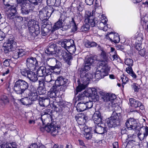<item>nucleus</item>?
<instances>
[{
    "mask_svg": "<svg viewBox=\"0 0 148 148\" xmlns=\"http://www.w3.org/2000/svg\"><path fill=\"white\" fill-rule=\"evenodd\" d=\"M4 148H17V146L15 143H10L5 145Z\"/></svg>",
    "mask_w": 148,
    "mask_h": 148,
    "instance_id": "nucleus-50",
    "label": "nucleus"
},
{
    "mask_svg": "<svg viewBox=\"0 0 148 148\" xmlns=\"http://www.w3.org/2000/svg\"><path fill=\"white\" fill-rule=\"evenodd\" d=\"M94 62V60L92 57L86 56L85 59L84 63L91 65Z\"/></svg>",
    "mask_w": 148,
    "mask_h": 148,
    "instance_id": "nucleus-43",
    "label": "nucleus"
},
{
    "mask_svg": "<svg viewBox=\"0 0 148 148\" xmlns=\"http://www.w3.org/2000/svg\"><path fill=\"white\" fill-rule=\"evenodd\" d=\"M30 88L29 93L28 94V96L30 98L32 101H35L38 99L40 97L38 95L36 88L32 86Z\"/></svg>",
    "mask_w": 148,
    "mask_h": 148,
    "instance_id": "nucleus-18",
    "label": "nucleus"
},
{
    "mask_svg": "<svg viewBox=\"0 0 148 148\" xmlns=\"http://www.w3.org/2000/svg\"><path fill=\"white\" fill-rule=\"evenodd\" d=\"M125 64L129 66L126 69V71L134 78H136V75L133 71L132 66L133 65V60L130 58H127L125 59Z\"/></svg>",
    "mask_w": 148,
    "mask_h": 148,
    "instance_id": "nucleus-10",
    "label": "nucleus"
},
{
    "mask_svg": "<svg viewBox=\"0 0 148 148\" xmlns=\"http://www.w3.org/2000/svg\"><path fill=\"white\" fill-rule=\"evenodd\" d=\"M127 128L129 130V133L131 131L139 130L140 127H137V123L136 121L133 118H130L128 119L125 123Z\"/></svg>",
    "mask_w": 148,
    "mask_h": 148,
    "instance_id": "nucleus-9",
    "label": "nucleus"
},
{
    "mask_svg": "<svg viewBox=\"0 0 148 148\" xmlns=\"http://www.w3.org/2000/svg\"><path fill=\"white\" fill-rule=\"evenodd\" d=\"M8 102L9 100L7 96L4 95L1 97L0 100V103L3 107Z\"/></svg>",
    "mask_w": 148,
    "mask_h": 148,
    "instance_id": "nucleus-39",
    "label": "nucleus"
},
{
    "mask_svg": "<svg viewBox=\"0 0 148 148\" xmlns=\"http://www.w3.org/2000/svg\"><path fill=\"white\" fill-rule=\"evenodd\" d=\"M86 117L84 116V114H79L76 115L75 119L78 123L80 124H84L86 122Z\"/></svg>",
    "mask_w": 148,
    "mask_h": 148,
    "instance_id": "nucleus-28",
    "label": "nucleus"
},
{
    "mask_svg": "<svg viewBox=\"0 0 148 148\" xmlns=\"http://www.w3.org/2000/svg\"><path fill=\"white\" fill-rule=\"evenodd\" d=\"M38 92L40 95H44L46 93L45 89L42 87H40L38 89Z\"/></svg>",
    "mask_w": 148,
    "mask_h": 148,
    "instance_id": "nucleus-57",
    "label": "nucleus"
},
{
    "mask_svg": "<svg viewBox=\"0 0 148 148\" xmlns=\"http://www.w3.org/2000/svg\"><path fill=\"white\" fill-rule=\"evenodd\" d=\"M4 51L5 54L13 51L16 47V43L12 39H9L4 44Z\"/></svg>",
    "mask_w": 148,
    "mask_h": 148,
    "instance_id": "nucleus-8",
    "label": "nucleus"
},
{
    "mask_svg": "<svg viewBox=\"0 0 148 148\" xmlns=\"http://www.w3.org/2000/svg\"><path fill=\"white\" fill-rule=\"evenodd\" d=\"M38 57H31L27 58L26 62L27 68L31 70L34 69L38 66L37 58Z\"/></svg>",
    "mask_w": 148,
    "mask_h": 148,
    "instance_id": "nucleus-12",
    "label": "nucleus"
},
{
    "mask_svg": "<svg viewBox=\"0 0 148 148\" xmlns=\"http://www.w3.org/2000/svg\"><path fill=\"white\" fill-rule=\"evenodd\" d=\"M101 124H98L95 125V127L91 128V132L94 133H97L99 134H103L107 131L106 127H103L101 125Z\"/></svg>",
    "mask_w": 148,
    "mask_h": 148,
    "instance_id": "nucleus-15",
    "label": "nucleus"
},
{
    "mask_svg": "<svg viewBox=\"0 0 148 148\" xmlns=\"http://www.w3.org/2000/svg\"><path fill=\"white\" fill-rule=\"evenodd\" d=\"M101 16L103 19H102L98 24H97V25L100 29H103L106 26H107V23L108 20L104 15L102 14Z\"/></svg>",
    "mask_w": 148,
    "mask_h": 148,
    "instance_id": "nucleus-29",
    "label": "nucleus"
},
{
    "mask_svg": "<svg viewBox=\"0 0 148 148\" xmlns=\"http://www.w3.org/2000/svg\"><path fill=\"white\" fill-rule=\"evenodd\" d=\"M29 87V84L25 81L19 79L15 82L13 87V90L16 94L22 95Z\"/></svg>",
    "mask_w": 148,
    "mask_h": 148,
    "instance_id": "nucleus-3",
    "label": "nucleus"
},
{
    "mask_svg": "<svg viewBox=\"0 0 148 148\" xmlns=\"http://www.w3.org/2000/svg\"><path fill=\"white\" fill-rule=\"evenodd\" d=\"M91 65L88 64H86L84 63V68L82 70H81V73L83 72V73L85 72L84 71H88L91 68Z\"/></svg>",
    "mask_w": 148,
    "mask_h": 148,
    "instance_id": "nucleus-47",
    "label": "nucleus"
},
{
    "mask_svg": "<svg viewBox=\"0 0 148 148\" xmlns=\"http://www.w3.org/2000/svg\"><path fill=\"white\" fill-rule=\"evenodd\" d=\"M77 110L78 112H83L86 109L85 102H79L77 106Z\"/></svg>",
    "mask_w": 148,
    "mask_h": 148,
    "instance_id": "nucleus-34",
    "label": "nucleus"
},
{
    "mask_svg": "<svg viewBox=\"0 0 148 148\" xmlns=\"http://www.w3.org/2000/svg\"><path fill=\"white\" fill-rule=\"evenodd\" d=\"M67 84H64L63 85H61L58 86H60V91H64L67 88Z\"/></svg>",
    "mask_w": 148,
    "mask_h": 148,
    "instance_id": "nucleus-62",
    "label": "nucleus"
},
{
    "mask_svg": "<svg viewBox=\"0 0 148 148\" xmlns=\"http://www.w3.org/2000/svg\"><path fill=\"white\" fill-rule=\"evenodd\" d=\"M49 60L52 61L56 62L57 64L55 66H53L49 65L45 66L44 70L45 71L46 75L50 74L52 71H54L56 69H58L61 67V63L55 58H51L49 59Z\"/></svg>",
    "mask_w": 148,
    "mask_h": 148,
    "instance_id": "nucleus-7",
    "label": "nucleus"
},
{
    "mask_svg": "<svg viewBox=\"0 0 148 148\" xmlns=\"http://www.w3.org/2000/svg\"><path fill=\"white\" fill-rule=\"evenodd\" d=\"M12 1L17 2L18 0H3V2L4 5L9 7L10 6V4L12 3Z\"/></svg>",
    "mask_w": 148,
    "mask_h": 148,
    "instance_id": "nucleus-54",
    "label": "nucleus"
},
{
    "mask_svg": "<svg viewBox=\"0 0 148 148\" xmlns=\"http://www.w3.org/2000/svg\"><path fill=\"white\" fill-rule=\"evenodd\" d=\"M130 102L131 106L133 108H137L138 107V106L141 105L140 102L133 98H130Z\"/></svg>",
    "mask_w": 148,
    "mask_h": 148,
    "instance_id": "nucleus-32",
    "label": "nucleus"
},
{
    "mask_svg": "<svg viewBox=\"0 0 148 148\" xmlns=\"http://www.w3.org/2000/svg\"><path fill=\"white\" fill-rule=\"evenodd\" d=\"M51 23L50 22H45L41 27V34L43 36L49 34L50 32H53Z\"/></svg>",
    "mask_w": 148,
    "mask_h": 148,
    "instance_id": "nucleus-13",
    "label": "nucleus"
},
{
    "mask_svg": "<svg viewBox=\"0 0 148 148\" xmlns=\"http://www.w3.org/2000/svg\"><path fill=\"white\" fill-rule=\"evenodd\" d=\"M39 104L41 106L47 107L50 104V100L47 98L40 97L38 99Z\"/></svg>",
    "mask_w": 148,
    "mask_h": 148,
    "instance_id": "nucleus-26",
    "label": "nucleus"
},
{
    "mask_svg": "<svg viewBox=\"0 0 148 148\" xmlns=\"http://www.w3.org/2000/svg\"><path fill=\"white\" fill-rule=\"evenodd\" d=\"M110 55L109 57L110 59L112 61L116 60L118 59V56L116 53L114 48L111 47Z\"/></svg>",
    "mask_w": 148,
    "mask_h": 148,
    "instance_id": "nucleus-31",
    "label": "nucleus"
},
{
    "mask_svg": "<svg viewBox=\"0 0 148 148\" xmlns=\"http://www.w3.org/2000/svg\"><path fill=\"white\" fill-rule=\"evenodd\" d=\"M71 25L70 23L69 24V23L68 24H67V23L65 22L63 25L62 26V29L64 30H67L71 28Z\"/></svg>",
    "mask_w": 148,
    "mask_h": 148,
    "instance_id": "nucleus-56",
    "label": "nucleus"
},
{
    "mask_svg": "<svg viewBox=\"0 0 148 148\" xmlns=\"http://www.w3.org/2000/svg\"><path fill=\"white\" fill-rule=\"evenodd\" d=\"M26 77L33 82H36L38 80V78L35 73L30 70L29 71Z\"/></svg>",
    "mask_w": 148,
    "mask_h": 148,
    "instance_id": "nucleus-30",
    "label": "nucleus"
},
{
    "mask_svg": "<svg viewBox=\"0 0 148 148\" xmlns=\"http://www.w3.org/2000/svg\"><path fill=\"white\" fill-rule=\"evenodd\" d=\"M59 55L62 57L63 58L69 65L71 64V61L73 58L71 55L67 52L64 50L58 49V53Z\"/></svg>",
    "mask_w": 148,
    "mask_h": 148,
    "instance_id": "nucleus-11",
    "label": "nucleus"
},
{
    "mask_svg": "<svg viewBox=\"0 0 148 148\" xmlns=\"http://www.w3.org/2000/svg\"><path fill=\"white\" fill-rule=\"evenodd\" d=\"M92 77V74L88 72H80V79L79 80L81 83L74 91L75 95H77L78 92H80L87 87V85L89 83V82Z\"/></svg>",
    "mask_w": 148,
    "mask_h": 148,
    "instance_id": "nucleus-1",
    "label": "nucleus"
},
{
    "mask_svg": "<svg viewBox=\"0 0 148 148\" xmlns=\"http://www.w3.org/2000/svg\"><path fill=\"white\" fill-rule=\"evenodd\" d=\"M116 98V96L114 94L110 93L105 94L102 97L104 101L110 102L109 104L110 103L112 104Z\"/></svg>",
    "mask_w": 148,
    "mask_h": 148,
    "instance_id": "nucleus-21",
    "label": "nucleus"
},
{
    "mask_svg": "<svg viewBox=\"0 0 148 148\" xmlns=\"http://www.w3.org/2000/svg\"><path fill=\"white\" fill-rule=\"evenodd\" d=\"M30 99V98H29L26 97L21 99L20 101L24 105H31L32 104V101Z\"/></svg>",
    "mask_w": 148,
    "mask_h": 148,
    "instance_id": "nucleus-37",
    "label": "nucleus"
},
{
    "mask_svg": "<svg viewBox=\"0 0 148 148\" xmlns=\"http://www.w3.org/2000/svg\"><path fill=\"white\" fill-rule=\"evenodd\" d=\"M98 48L101 51V56L104 60L99 61L98 64L100 65L104 66L105 67L109 66L108 64L109 60L106 52L103 51V49L100 45L98 46Z\"/></svg>",
    "mask_w": 148,
    "mask_h": 148,
    "instance_id": "nucleus-14",
    "label": "nucleus"
},
{
    "mask_svg": "<svg viewBox=\"0 0 148 148\" xmlns=\"http://www.w3.org/2000/svg\"><path fill=\"white\" fill-rule=\"evenodd\" d=\"M53 108L54 110L56 112H59L61 108L59 105H56V103H54L53 104Z\"/></svg>",
    "mask_w": 148,
    "mask_h": 148,
    "instance_id": "nucleus-58",
    "label": "nucleus"
},
{
    "mask_svg": "<svg viewBox=\"0 0 148 148\" xmlns=\"http://www.w3.org/2000/svg\"><path fill=\"white\" fill-rule=\"evenodd\" d=\"M85 104H86V109L90 108L93 106V103L92 101L86 102V101Z\"/></svg>",
    "mask_w": 148,
    "mask_h": 148,
    "instance_id": "nucleus-61",
    "label": "nucleus"
},
{
    "mask_svg": "<svg viewBox=\"0 0 148 148\" xmlns=\"http://www.w3.org/2000/svg\"><path fill=\"white\" fill-rule=\"evenodd\" d=\"M86 22H88L89 25L92 27H95L97 25L98 21L96 20V18L93 17H91V18L89 19H86Z\"/></svg>",
    "mask_w": 148,
    "mask_h": 148,
    "instance_id": "nucleus-33",
    "label": "nucleus"
},
{
    "mask_svg": "<svg viewBox=\"0 0 148 148\" xmlns=\"http://www.w3.org/2000/svg\"><path fill=\"white\" fill-rule=\"evenodd\" d=\"M108 37L110 41L114 43H118L120 41L119 36L117 33L111 32L109 34Z\"/></svg>",
    "mask_w": 148,
    "mask_h": 148,
    "instance_id": "nucleus-24",
    "label": "nucleus"
},
{
    "mask_svg": "<svg viewBox=\"0 0 148 148\" xmlns=\"http://www.w3.org/2000/svg\"><path fill=\"white\" fill-rule=\"evenodd\" d=\"M45 82H52V79L51 78V75H50V74L47 75H45Z\"/></svg>",
    "mask_w": 148,
    "mask_h": 148,
    "instance_id": "nucleus-60",
    "label": "nucleus"
},
{
    "mask_svg": "<svg viewBox=\"0 0 148 148\" xmlns=\"http://www.w3.org/2000/svg\"><path fill=\"white\" fill-rule=\"evenodd\" d=\"M20 4L21 6V13L23 14H28L31 10L29 4V3H27V2L21 3Z\"/></svg>",
    "mask_w": 148,
    "mask_h": 148,
    "instance_id": "nucleus-23",
    "label": "nucleus"
},
{
    "mask_svg": "<svg viewBox=\"0 0 148 148\" xmlns=\"http://www.w3.org/2000/svg\"><path fill=\"white\" fill-rule=\"evenodd\" d=\"M76 21L73 18H72V20L70 24L73 26L72 29V31L75 32L77 31L78 29V28L76 23Z\"/></svg>",
    "mask_w": 148,
    "mask_h": 148,
    "instance_id": "nucleus-40",
    "label": "nucleus"
},
{
    "mask_svg": "<svg viewBox=\"0 0 148 148\" xmlns=\"http://www.w3.org/2000/svg\"><path fill=\"white\" fill-rule=\"evenodd\" d=\"M67 79L66 78L63 77L62 76H59L57 77L54 82V84L56 85L59 86L61 85L67 84Z\"/></svg>",
    "mask_w": 148,
    "mask_h": 148,
    "instance_id": "nucleus-25",
    "label": "nucleus"
},
{
    "mask_svg": "<svg viewBox=\"0 0 148 148\" xmlns=\"http://www.w3.org/2000/svg\"><path fill=\"white\" fill-rule=\"evenodd\" d=\"M38 23L35 20L31 19L28 22L29 36L32 40H34L40 33Z\"/></svg>",
    "mask_w": 148,
    "mask_h": 148,
    "instance_id": "nucleus-2",
    "label": "nucleus"
},
{
    "mask_svg": "<svg viewBox=\"0 0 148 148\" xmlns=\"http://www.w3.org/2000/svg\"><path fill=\"white\" fill-rule=\"evenodd\" d=\"M66 50L71 45L74 43V41L73 40H71L70 41L68 40H65Z\"/></svg>",
    "mask_w": 148,
    "mask_h": 148,
    "instance_id": "nucleus-53",
    "label": "nucleus"
},
{
    "mask_svg": "<svg viewBox=\"0 0 148 148\" xmlns=\"http://www.w3.org/2000/svg\"><path fill=\"white\" fill-rule=\"evenodd\" d=\"M80 12H81L77 11L76 14L74 18H73L75 20L76 18H77V20L78 22L81 21L83 18L82 13Z\"/></svg>",
    "mask_w": 148,
    "mask_h": 148,
    "instance_id": "nucleus-44",
    "label": "nucleus"
},
{
    "mask_svg": "<svg viewBox=\"0 0 148 148\" xmlns=\"http://www.w3.org/2000/svg\"><path fill=\"white\" fill-rule=\"evenodd\" d=\"M78 3H79V5L77 7L78 10L79 12H82L84 8V6L82 2L79 1Z\"/></svg>",
    "mask_w": 148,
    "mask_h": 148,
    "instance_id": "nucleus-52",
    "label": "nucleus"
},
{
    "mask_svg": "<svg viewBox=\"0 0 148 148\" xmlns=\"http://www.w3.org/2000/svg\"><path fill=\"white\" fill-rule=\"evenodd\" d=\"M76 47L74 44H73L66 50L69 52V54H73L76 51Z\"/></svg>",
    "mask_w": 148,
    "mask_h": 148,
    "instance_id": "nucleus-42",
    "label": "nucleus"
},
{
    "mask_svg": "<svg viewBox=\"0 0 148 148\" xmlns=\"http://www.w3.org/2000/svg\"><path fill=\"white\" fill-rule=\"evenodd\" d=\"M25 53V50L22 49H19L18 51L17 52V53L18 54V56L20 57H21L23 56Z\"/></svg>",
    "mask_w": 148,
    "mask_h": 148,
    "instance_id": "nucleus-55",
    "label": "nucleus"
},
{
    "mask_svg": "<svg viewBox=\"0 0 148 148\" xmlns=\"http://www.w3.org/2000/svg\"><path fill=\"white\" fill-rule=\"evenodd\" d=\"M137 130L131 131L129 133L128 135L127 140L128 141V142H131L132 143H135V139L136 137V133Z\"/></svg>",
    "mask_w": 148,
    "mask_h": 148,
    "instance_id": "nucleus-27",
    "label": "nucleus"
},
{
    "mask_svg": "<svg viewBox=\"0 0 148 148\" xmlns=\"http://www.w3.org/2000/svg\"><path fill=\"white\" fill-rule=\"evenodd\" d=\"M45 66L40 67L37 71V75L39 77H43L46 75L44 70Z\"/></svg>",
    "mask_w": 148,
    "mask_h": 148,
    "instance_id": "nucleus-36",
    "label": "nucleus"
},
{
    "mask_svg": "<svg viewBox=\"0 0 148 148\" xmlns=\"http://www.w3.org/2000/svg\"><path fill=\"white\" fill-rule=\"evenodd\" d=\"M92 119L96 124H102V117L101 113L99 111L95 112L92 116Z\"/></svg>",
    "mask_w": 148,
    "mask_h": 148,
    "instance_id": "nucleus-22",
    "label": "nucleus"
},
{
    "mask_svg": "<svg viewBox=\"0 0 148 148\" xmlns=\"http://www.w3.org/2000/svg\"><path fill=\"white\" fill-rule=\"evenodd\" d=\"M110 67H105L104 66L97 64V67L95 74V77L97 79L104 78L108 75V71H110Z\"/></svg>",
    "mask_w": 148,
    "mask_h": 148,
    "instance_id": "nucleus-4",
    "label": "nucleus"
},
{
    "mask_svg": "<svg viewBox=\"0 0 148 148\" xmlns=\"http://www.w3.org/2000/svg\"><path fill=\"white\" fill-rule=\"evenodd\" d=\"M52 112V110L50 109H46L42 112L41 116L42 117L43 116L46 114L50 115L51 114Z\"/></svg>",
    "mask_w": 148,
    "mask_h": 148,
    "instance_id": "nucleus-49",
    "label": "nucleus"
},
{
    "mask_svg": "<svg viewBox=\"0 0 148 148\" xmlns=\"http://www.w3.org/2000/svg\"><path fill=\"white\" fill-rule=\"evenodd\" d=\"M45 129L47 132H50L51 134L54 136L57 134L59 128L56 125H55L53 123H51L49 125L45 126Z\"/></svg>",
    "mask_w": 148,
    "mask_h": 148,
    "instance_id": "nucleus-17",
    "label": "nucleus"
},
{
    "mask_svg": "<svg viewBox=\"0 0 148 148\" xmlns=\"http://www.w3.org/2000/svg\"><path fill=\"white\" fill-rule=\"evenodd\" d=\"M87 97L85 95L83 92V93H81L79 94L77 96V100L78 101H80L81 102H86V99Z\"/></svg>",
    "mask_w": 148,
    "mask_h": 148,
    "instance_id": "nucleus-38",
    "label": "nucleus"
},
{
    "mask_svg": "<svg viewBox=\"0 0 148 148\" xmlns=\"http://www.w3.org/2000/svg\"><path fill=\"white\" fill-rule=\"evenodd\" d=\"M91 17H93L92 16L91 12L88 11H86L85 12V15L84 16L85 18V22L86 21V19H89L91 18Z\"/></svg>",
    "mask_w": 148,
    "mask_h": 148,
    "instance_id": "nucleus-51",
    "label": "nucleus"
},
{
    "mask_svg": "<svg viewBox=\"0 0 148 148\" xmlns=\"http://www.w3.org/2000/svg\"><path fill=\"white\" fill-rule=\"evenodd\" d=\"M138 131L139 133L137 134L140 140H142L146 138L148 135V127L147 126L143 127L138 130L137 132Z\"/></svg>",
    "mask_w": 148,
    "mask_h": 148,
    "instance_id": "nucleus-16",
    "label": "nucleus"
},
{
    "mask_svg": "<svg viewBox=\"0 0 148 148\" xmlns=\"http://www.w3.org/2000/svg\"><path fill=\"white\" fill-rule=\"evenodd\" d=\"M56 45L54 43L50 44L45 51V53L48 55H52L58 53Z\"/></svg>",
    "mask_w": 148,
    "mask_h": 148,
    "instance_id": "nucleus-20",
    "label": "nucleus"
},
{
    "mask_svg": "<svg viewBox=\"0 0 148 148\" xmlns=\"http://www.w3.org/2000/svg\"><path fill=\"white\" fill-rule=\"evenodd\" d=\"M29 70L26 68L21 69L20 73L23 77H26Z\"/></svg>",
    "mask_w": 148,
    "mask_h": 148,
    "instance_id": "nucleus-41",
    "label": "nucleus"
},
{
    "mask_svg": "<svg viewBox=\"0 0 148 148\" xmlns=\"http://www.w3.org/2000/svg\"><path fill=\"white\" fill-rule=\"evenodd\" d=\"M91 132V130L89 132H86L85 131V133L84 134V137L87 140L90 139L92 137V135L91 134H93Z\"/></svg>",
    "mask_w": 148,
    "mask_h": 148,
    "instance_id": "nucleus-48",
    "label": "nucleus"
},
{
    "mask_svg": "<svg viewBox=\"0 0 148 148\" xmlns=\"http://www.w3.org/2000/svg\"><path fill=\"white\" fill-rule=\"evenodd\" d=\"M134 143H132L131 142H128L125 148H136Z\"/></svg>",
    "mask_w": 148,
    "mask_h": 148,
    "instance_id": "nucleus-64",
    "label": "nucleus"
},
{
    "mask_svg": "<svg viewBox=\"0 0 148 148\" xmlns=\"http://www.w3.org/2000/svg\"><path fill=\"white\" fill-rule=\"evenodd\" d=\"M118 114L120 115V114H118L115 112H113L112 116L107 122L108 127L111 128L113 127H115L120 125V120Z\"/></svg>",
    "mask_w": 148,
    "mask_h": 148,
    "instance_id": "nucleus-6",
    "label": "nucleus"
},
{
    "mask_svg": "<svg viewBox=\"0 0 148 148\" xmlns=\"http://www.w3.org/2000/svg\"><path fill=\"white\" fill-rule=\"evenodd\" d=\"M95 88H89L83 92L86 97H88L92 96L93 94H95Z\"/></svg>",
    "mask_w": 148,
    "mask_h": 148,
    "instance_id": "nucleus-35",
    "label": "nucleus"
},
{
    "mask_svg": "<svg viewBox=\"0 0 148 148\" xmlns=\"http://www.w3.org/2000/svg\"><path fill=\"white\" fill-rule=\"evenodd\" d=\"M55 1V0H47V5L49 6V7H52L54 5Z\"/></svg>",
    "mask_w": 148,
    "mask_h": 148,
    "instance_id": "nucleus-59",
    "label": "nucleus"
},
{
    "mask_svg": "<svg viewBox=\"0 0 148 148\" xmlns=\"http://www.w3.org/2000/svg\"><path fill=\"white\" fill-rule=\"evenodd\" d=\"M56 10L52 7H48L43 9L39 12V17L41 20H46L47 21L51 15Z\"/></svg>",
    "mask_w": 148,
    "mask_h": 148,
    "instance_id": "nucleus-5",
    "label": "nucleus"
},
{
    "mask_svg": "<svg viewBox=\"0 0 148 148\" xmlns=\"http://www.w3.org/2000/svg\"><path fill=\"white\" fill-rule=\"evenodd\" d=\"M65 19V17L64 15H61L58 21L55 23L53 26L52 27L53 32H54L56 30L61 28L62 27V23L64 21Z\"/></svg>",
    "mask_w": 148,
    "mask_h": 148,
    "instance_id": "nucleus-19",
    "label": "nucleus"
},
{
    "mask_svg": "<svg viewBox=\"0 0 148 148\" xmlns=\"http://www.w3.org/2000/svg\"><path fill=\"white\" fill-rule=\"evenodd\" d=\"M90 26L89 24L87 23L83 25L81 29V31L84 32L88 31L89 29Z\"/></svg>",
    "mask_w": 148,
    "mask_h": 148,
    "instance_id": "nucleus-46",
    "label": "nucleus"
},
{
    "mask_svg": "<svg viewBox=\"0 0 148 148\" xmlns=\"http://www.w3.org/2000/svg\"><path fill=\"white\" fill-rule=\"evenodd\" d=\"M138 36L136 38V43H142L143 36L141 33L138 34Z\"/></svg>",
    "mask_w": 148,
    "mask_h": 148,
    "instance_id": "nucleus-45",
    "label": "nucleus"
},
{
    "mask_svg": "<svg viewBox=\"0 0 148 148\" xmlns=\"http://www.w3.org/2000/svg\"><path fill=\"white\" fill-rule=\"evenodd\" d=\"M132 87L135 92H138L139 88L138 87V85L136 83H133L131 86Z\"/></svg>",
    "mask_w": 148,
    "mask_h": 148,
    "instance_id": "nucleus-63",
    "label": "nucleus"
}]
</instances>
